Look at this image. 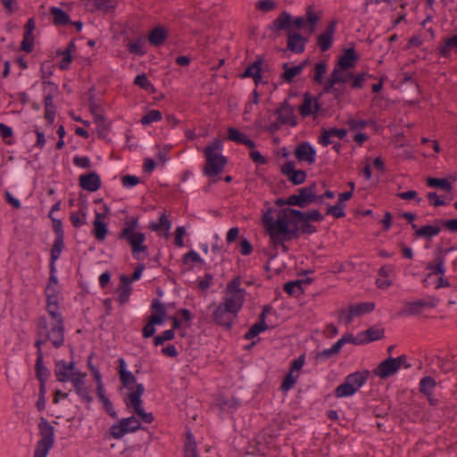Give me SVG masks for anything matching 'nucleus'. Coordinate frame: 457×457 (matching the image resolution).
<instances>
[{"label": "nucleus", "instance_id": "obj_46", "mask_svg": "<svg viewBox=\"0 0 457 457\" xmlns=\"http://www.w3.org/2000/svg\"><path fill=\"white\" fill-rule=\"evenodd\" d=\"M265 231L270 236V241L272 242V245H273L275 250H277V247L278 245H281L282 243L288 242V241L294 239L293 237H291V236L289 237V235H288L289 230L285 231L284 233L276 231L271 228L270 230H265Z\"/></svg>", "mask_w": 457, "mask_h": 457}, {"label": "nucleus", "instance_id": "obj_43", "mask_svg": "<svg viewBox=\"0 0 457 457\" xmlns=\"http://www.w3.org/2000/svg\"><path fill=\"white\" fill-rule=\"evenodd\" d=\"M182 457H200L197 452V445L194 435L190 432H187V437L183 447Z\"/></svg>", "mask_w": 457, "mask_h": 457}, {"label": "nucleus", "instance_id": "obj_2", "mask_svg": "<svg viewBox=\"0 0 457 457\" xmlns=\"http://www.w3.org/2000/svg\"><path fill=\"white\" fill-rule=\"evenodd\" d=\"M116 363L115 369L120 383L118 391L122 394L123 389L129 390L123 396L127 409L132 410V412L138 417L141 422L151 424L154 420V416L153 412H146L144 408L142 396L145 392V386L137 382L136 374L128 370L124 358H119Z\"/></svg>", "mask_w": 457, "mask_h": 457}, {"label": "nucleus", "instance_id": "obj_1", "mask_svg": "<svg viewBox=\"0 0 457 457\" xmlns=\"http://www.w3.org/2000/svg\"><path fill=\"white\" fill-rule=\"evenodd\" d=\"M242 278L235 276L226 286L225 296L223 302L216 304L212 302L208 309L214 308L212 315V322L224 328L226 331H231L234 326V320L237 317L243 308L246 290L241 287Z\"/></svg>", "mask_w": 457, "mask_h": 457}, {"label": "nucleus", "instance_id": "obj_10", "mask_svg": "<svg viewBox=\"0 0 457 457\" xmlns=\"http://www.w3.org/2000/svg\"><path fill=\"white\" fill-rule=\"evenodd\" d=\"M322 11L314 12V7L309 4L305 7V14L301 16H293L291 14L292 25L295 29L301 30H306L308 36L312 35L318 27V24L321 19Z\"/></svg>", "mask_w": 457, "mask_h": 457}, {"label": "nucleus", "instance_id": "obj_28", "mask_svg": "<svg viewBox=\"0 0 457 457\" xmlns=\"http://www.w3.org/2000/svg\"><path fill=\"white\" fill-rule=\"evenodd\" d=\"M61 254L50 253L49 258V278L45 287V290L50 291L52 289H60L61 286L59 278L56 275V265L55 262L59 260Z\"/></svg>", "mask_w": 457, "mask_h": 457}, {"label": "nucleus", "instance_id": "obj_30", "mask_svg": "<svg viewBox=\"0 0 457 457\" xmlns=\"http://www.w3.org/2000/svg\"><path fill=\"white\" fill-rule=\"evenodd\" d=\"M452 50L457 52V34L443 37L437 53L441 57L449 58Z\"/></svg>", "mask_w": 457, "mask_h": 457}, {"label": "nucleus", "instance_id": "obj_25", "mask_svg": "<svg viewBox=\"0 0 457 457\" xmlns=\"http://www.w3.org/2000/svg\"><path fill=\"white\" fill-rule=\"evenodd\" d=\"M169 37V29L162 24L154 25L149 29L146 35V40L154 47L162 46Z\"/></svg>", "mask_w": 457, "mask_h": 457}, {"label": "nucleus", "instance_id": "obj_11", "mask_svg": "<svg viewBox=\"0 0 457 457\" xmlns=\"http://www.w3.org/2000/svg\"><path fill=\"white\" fill-rule=\"evenodd\" d=\"M205 163L203 169L204 176L211 179L212 183H217L220 180V174L224 170L228 164V158L223 154L219 155H204Z\"/></svg>", "mask_w": 457, "mask_h": 457}, {"label": "nucleus", "instance_id": "obj_13", "mask_svg": "<svg viewBox=\"0 0 457 457\" xmlns=\"http://www.w3.org/2000/svg\"><path fill=\"white\" fill-rule=\"evenodd\" d=\"M70 353L71 360L69 362L64 360H57L54 362V375L56 377V380L61 383L69 382L76 372H81L76 368V362L74 361V346L70 345Z\"/></svg>", "mask_w": 457, "mask_h": 457}, {"label": "nucleus", "instance_id": "obj_38", "mask_svg": "<svg viewBox=\"0 0 457 457\" xmlns=\"http://www.w3.org/2000/svg\"><path fill=\"white\" fill-rule=\"evenodd\" d=\"M426 185L430 188L440 189L445 192H451L453 188L448 178L428 177L426 179Z\"/></svg>", "mask_w": 457, "mask_h": 457}, {"label": "nucleus", "instance_id": "obj_63", "mask_svg": "<svg viewBox=\"0 0 457 457\" xmlns=\"http://www.w3.org/2000/svg\"><path fill=\"white\" fill-rule=\"evenodd\" d=\"M245 134L235 127H228L227 129V140L241 145Z\"/></svg>", "mask_w": 457, "mask_h": 457}, {"label": "nucleus", "instance_id": "obj_52", "mask_svg": "<svg viewBox=\"0 0 457 457\" xmlns=\"http://www.w3.org/2000/svg\"><path fill=\"white\" fill-rule=\"evenodd\" d=\"M436 364L440 369V371L444 374L457 372L456 361H450L448 357L436 356Z\"/></svg>", "mask_w": 457, "mask_h": 457}, {"label": "nucleus", "instance_id": "obj_24", "mask_svg": "<svg viewBox=\"0 0 457 457\" xmlns=\"http://www.w3.org/2000/svg\"><path fill=\"white\" fill-rule=\"evenodd\" d=\"M294 154L300 162L313 164L316 161V149L308 141L300 142L295 148Z\"/></svg>", "mask_w": 457, "mask_h": 457}, {"label": "nucleus", "instance_id": "obj_37", "mask_svg": "<svg viewBox=\"0 0 457 457\" xmlns=\"http://www.w3.org/2000/svg\"><path fill=\"white\" fill-rule=\"evenodd\" d=\"M351 379H347L345 377L344 381L339 384L334 390L333 394L337 398H346L354 395L357 390L353 386L350 382Z\"/></svg>", "mask_w": 457, "mask_h": 457}, {"label": "nucleus", "instance_id": "obj_12", "mask_svg": "<svg viewBox=\"0 0 457 457\" xmlns=\"http://www.w3.org/2000/svg\"><path fill=\"white\" fill-rule=\"evenodd\" d=\"M42 84L46 87H49V91L45 94L43 104L45 106L44 118L48 125H52L54 122L56 115V105L54 103V99L60 94L59 86L50 80H44Z\"/></svg>", "mask_w": 457, "mask_h": 457}, {"label": "nucleus", "instance_id": "obj_16", "mask_svg": "<svg viewBox=\"0 0 457 457\" xmlns=\"http://www.w3.org/2000/svg\"><path fill=\"white\" fill-rule=\"evenodd\" d=\"M337 24L338 21L337 19L331 20L325 30L316 37V46L320 52L325 53L333 46Z\"/></svg>", "mask_w": 457, "mask_h": 457}, {"label": "nucleus", "instance_id": "obj_58", "mask_svg": "<svg viewBox=\"0 0 457 457\" xmlns=\"http://www.w3.org/2000/svg\"><path fill=\"white\" fill-rule=\"evenodd\" d=\"M175 331L171 328L164 330L159 335H154L153 337V345L157 347L162 345L167 341H171L175 338Z\"/></svg>", "mask_w": 457, "mask_h": 457}, {"label": "nucleus", "instance_id": "obj_9", "mask_svg": "<svg viewBox=\"0 0 457 457\" xmlns=\"http://www.w3.org/2000/svg\"><path fill=\"white\" fill-rule=\"evenodd\" d=\"M294 111L295 108L290 104L288 98L285 99L274 111V114L278 115L277 120L267 125L264 131L273 134L278 131L282 125H289L292 128L297 126L298 120Z\"/></svg>", "mask_w": 457, "mask_h": 457}, {"label": "nucleus", "instance_id": "obj_4", "mask_svg": "<svg viewBox=\"0 0 457 457\" xmlns=\"http://www.w3.org/2000/svg\"><path fill=\"white\" fill-rule=\"evenodd\" d=\"M44 295L46 296V311L52 320V345L55 348H60L63 345L65 339L64 319L60 311V289H52L50 291L44 290Z\"/></svg>", "mask_w": 457, "mask_h": 457}, {"label": "nucleus", "instance_id": "obj_47", "mask_svg": "<svg viewBox=\"0 0 457 457\" xmlns=\"http://www.w3.org/2000/svg\"><path fill=\"white\" fill-rule=\"evenodd\" d=\"M270 328L267 323H263L257 320L255 323H253L249 329L245 333L243 338L245 340H253L257 337L261 333L265 332Z\"/></svg>", "mask_w": 457, "mask_h": 457}, {"label": "nucleus", "instance_id": "obj_48", "mask_svg": "<svg viewBox=\"0 0 457 457\" xmlns=\"http://www.w3.org/2000/svg\"><path fill=\"white\" fill-rule=\"evenodd\" d=\"M55 53L57 56H62V60L58 63L59 69L62 71L69 70L74 60L73 53L66 47L63 50L58 48Z\"/></svg>", "mask_w": 457, "mask_h": 457}, {"label": "nucleus", "instance_id": "obj_42", "mask_svg": "<svg viewBox=\"0 0 457 457\" xmlns=\"http://www.w3.org/2000/svg\"><path fill=\"white\" fill-rule=\"evenodd\" d=\"M313 97L312 95L306 91L303 96V103L298 105V112L302 118H307L313 114Z\"/></svg>", "mask_w": 457, "mask_h": 457}, {"label": "nucleus", "instance_id": "obj_59", "mask_svg": "<svg viewBox=\"0 0 457 457\" xmlns=\"http://www.w3.org/2000/svg\"><path fill=\"white\" fill-rule=\"evenodd\" d=\"M162 119V113L159 110H150L146 114L143 115L140 119V123L143 126H149L153 122L160 121Z\"/></svg>", "mask_w": 457, "mask_h": 457}, {"label": "nucleus", "instance_id": "obj_44", "mask_svg": "<svg viewBox=\"0 0 457 457\" xmlns=\"http://www.w3.org/2000/svg\"><path fill=\"white\" fill-rule=\"evenodd\" d=\"M145 37L143 36L138 37L134 41H129V43L125 46L129 54L144 56L146 54L147 51L145 48Z\"/></svg>", "mask_w": 457, "mask_h": 457}, {"label": "nucleus", "instance_id": "obj_34", "mask_svg": "<svg viewBox=\"0 0 457 457\" xmlns=\"http://www.w3.org/2000/svg\"><path fill=\"white\" fill-rule=\"evenodd\" d=\"M49 12L54 26H67L71 23L70 14L60 7L52 6Z\"/></svg>", "mask_w": 457, "mask_h": 457}, {"label": "nucleus", "instance_id": "obj_3", "mask_svg": "<svg viewBox=\"0 0 457 457\" xmlns=\"http://www.w3.org/2000/svg\"><path fill=\"white\" fill-rule=\"evenodd\" d=\"M291 21V13L286 10L266 26L262 38H269L275 41L281 36V31L286 32L287 49L280 48L286 54L290 51L294 54H303L305 51L306 44L309 42V36H303L299 29H295Z\"/></svg>", "mask_w": 457, "mask_h": 457}, {"label": "nucleus", "instance_id": "obj_56", "mask_svg": "<svg viewBox=\"0 0 457 457\" xmlns=\"http://www.w3.org/2000/svg\"><path fill=\"white\" fill-rule=\"evenodd\" d=\"M436 379L430 376H425L420 380L419 390L424 395H429L430 392L436 387Z\"/></svg>", "mask_w": 457, "mask_h": 457}, {"label": "nucleus", "instance_id": "obj_8", "mask_svg": "<svg viewBox=\"0 0 457 457\" xmlns=\"http://www.w3.org/2000/svg\"><path fill=\"white\" fill-rule=\"evenodd\" d=\"M40 439L34 450L33 457H47L55 441V428L45 417H41L37 425Z\"/></svg>", "mask_w": 457, "mask_h": 457}, {"label": "nucleus", "instance_id": "obj_64", "mask_svg": "<svg viewBox=\"0 0 457 457\" xmlns=\"http://www.w3.org/2000/svg\"><path fill=\"white\" fill-rule=\"evenodd\" d=\"M0 136L6 145H13V141L12 140L13 137V129L12 127L0 122Z\"/></svg>", "mask_w": 457, "mask_h": 457}, {"label": "nucleus", "instance_id": "obj_15", "mask_svg": "<svg viewBox=\"0 0 457 457\" xmlns=\"http://www.w3.org/2000/svg\"><path fill=\"white\" fill-rule=\"evenodd\" d=\"M361 54L355 50V44L350 43L348 47L343 48L337 56L333 69L349 71L354 69L360 61Z\"/></svg>", "mask_w": 457, "mask_h": 457}, {"label": "nucleus", "instance_id": "obj_6", "mask_svg": "<svg viewBox=\"0 0 457 457\" xmlns=\"http://www.w3.org/2000/svg\"><path fill=\"white\" fill-rule=\"evenodd\" d=\"M324 215L318 209H308L303 211L297 209L295 227H291L289 237L298 239L301 235H312L318 231V228L312 222H321Z\"/></svg>", "mask_w": 457, "mask_h": 457}, {"label": "nucleus", "instance_id": "obj_61", "mask_svg": "<svg viewBox=\"0 0 457 457\" xmlns=\"http://www.w3.org/2000/svg\"><path fill=\"white\" fill-rule=\"evenodd\" d=\"M283 289L289 296L295 295L297 292L300 295L304 293L303 287H301L299 281L296 280H290L286 282L283 285Z\"/></svg>", "mask_w": 457, "mask_h": 457}, {"label": "nucleus", "instance_id": "obj_51", "mask_svg": "<svg viewBox=\"0 0 457 457\" xmlns=\"http://www.w3.org/2000/svg\"><path fill=\"white\" fill-rule=\"evenodd\" d=\"M421 312H422L420 309V307L418 306L417 301H414V302L405 301V302H403V307L398 312L397 315L400 317H403V316L409 317V316L420 315Z\"/></svg>", "mask_w": 457, "mask_h": 457}, {"label": "nucleus", "instance_id": "obj_21", "mask_svg": "<svg viewBox=\"0 0 457 457\" xmlns=\"http://www.w3.org/2000/svg\"><path fill=\"white\" fill-rule=\"evenodd\" d=\"M79 187L88 192H96L102 187V179L96 170H90L79 177Z\"/></svg>", "mask_w": 457, "mask_h": 457}, {"label": "nucleus", "instance_id": "obj_23", "mask_svg": "<svg viewBox=\"0 0 457 457\" xmlns=\"http://www.w3.org/2000/svg\"><path fill=\"white\" fill-rule=\"evenodd\" d=\"M398 371L399 370L395 363L394 357L388 356L378 364L372 370V373L375 377L386 380L395 375Z\"/></svg>", "mask_w": 457, "mask_h": 457}, {"label": "nucleus", "instance_id": "obj_17", "mask_svg": "<svg viewBox=\"0 0 457 457\" xmlns=\"http://www.w3.org/2000/svg\"><path fill=\"white\" fill-rule=\"evenodd\" d=\"M314 191H317V183L312 182L309 186L299 187L295 194H293L294 206L304 209L310 204L314 198Z\"/></svg>", "mask_w": 457, "mask_h": 457}, {"label": "nucleus", "instance_id": "obj_55", "mask_svg": "<svg viewBox=\"0 0 457 457\" xmlns=\"http://www.w3.org/2000/svg\"><path fill=\"white\" fill-rule=\"evenodd\" d=\"M341 352L337 343H334L330 348L324 349L315 355L316 361H325Z\"/></svg>", "mask_w": 457, "mask_h": 457}, {"label": "nucleus", "instance_id": "obj_14", "mask_svg": "<svg viewBox=\"0 0 457 457\" xmlns=\"http://www.w3.org/2000/svg\"><path fill=\"white\" fill-rule=\"evenodd\" d=\"M305 363V354L303 353L299 357L291 361L288 371L283 377L280 384V390L287 392L292 389L299 378V372L302 370Z\"/></svg>", "mask_w": 457, "mask_h": 457}, {"label": "nucleus", "instance_id": "obj_33", "mask_svg": "<svg viewBox=\"0 0 457 457\" xmlns=\"http://www.w3.org/2000/svg\"><path fill=\"white\" fill-rule=\"evenodd\" d=\"M361 339L360 341L362 345L383 339L385 337V328H377L370 327L368 329L360 332Z\"/></svg>", "mask_w": 457, "mask_h": 457}, {"label": "nucleus", "instance_id": "obj_31", "mask_svg": "<svg viewBox=\"0 0 457 457\" xmlns=\"http://www.w3.org/2000/svg\"><path fill=\"white\" fill-rule=\"evenodd\" d=\"M130 428L125 426L121 421L118 420L117 422L112 424L106 431L104 437L107 439L120 440L124 436L130 434Z\"/></svg>", "mask_w": 457, "mask_h": 457}, {"label": "nucleus", "instance_id": "obj_7", "mask_svg": "<svg viewBox=\"0 0 457 457\" xmlns=\"http://www.w3.org/2000/svg\"><path fill=\"white\" fill-rule=\"evenodd\" d=\"M151 314L145 318V324L142 328L143 338H151L156 332V326H162L167 321L169 314L167 305L159 298H154L150 304Z\"/></svg>", "mask_w": 457, "mask_h": 457}, {"label": "nucleus", "instance_id": "obj_41", "mask_svg": "<svg viewBox=\"0 0 457 457\" xmlns=\"http://www.w3.org/2000/svg\"><path fill=\"white\" fill-rule=\"evenodd\" d=\"M170 228L171 220L168 218L166 213H162L159 217L158 222L151 221L148 225V228L151 229L152 231H155L158 233L164 232L166 236L168 235V232L170 229Z\"/></svg>", "mask_w": 457, "mask_h": 457}, {"label": "nucleus", "instance_id": "obj_18", "mask_svg": "<svg viewBox=\"0 0 457 457\" xmlns=\"http://www.w3.org/2000/svg\"><path fill=\"white\" fill-rule=\"evenodd\" d=\"M442 221H444V219H435L432 224H426L421 227H418L417 224H412L414 237L416 238L431 240L444 229V226L441 225Z\"/></svg>", "mask_w": 457, "mask_h": 457}, {"label": "nucleus", "instance_id": "obj_29", "mask_svg": "<svg viewBox=\"0 0 457 457\" xmlns=\"http://www.w3.org/2000/svg\"><path fill=\"white\" fill-rule=\"evenodd\" d=\"M265 63V59L263 55H257L254 62L248 64L244 71L238 75V78L241 79L253 78L258 73H262L264 71L263 65Z\"/></svg>", "mask_w": 457, "mask_h": 457}, {"label": "nucleus", "instance_id": "obj_50", "mask_svg": "<svg viewBox=\"0 0 457 457\" xmlns=\"http://www.w3.org/2000/svg\"><path fill=\"white\" fill-rule=\"evenodd\" d=\"M98 401L102 403L104 411L113 420H118V413L105 392L96 394Z\"/></svg>", "mask_w": 457, "mask_h": 457}, {"label": "nucleus", "instance_id": "obj_54", "mask_svg": "<svg viewBox=\"0 0 457 457\" xmlns=\"http://www.w3.org/2000/svg\"><path fill=\"white\" fill-rule=\"evenodd\" d=\"M427 198L428 199L429 204L436 208L444 205H448L453 200V196H445V199H443V197L435 191L428 192L427 194Z\"/></svg>", "mask_w": 457, "mask_h": 457}, {"label": "nucleus", "instance_id": "obj_40", "mask_svg": "<svg viewBox=\"0 0 457 457\" xmlns=\"http://www.w3.org/2000/svg\"><path fill=\"white\" fill-rule=\"evenodd\" d=\"M426 270H430L427 277L433 275L443 276L445 273V258L443 256H435L433 262H429L426 265Z\"/></svg>", "mask_w": 457, "mask_h": 457}, {"label": "nucleus", "instance_id": "obj_36", "mask_svg": "<svg viewBox=\"0 0 457 457\" xmlns=\"http://www.w3.org/2000/svg\"><path fill=\"white\" fill-rule=\"evenodd\" d=\"M281 67L283 72L279 75L280 84L283 82L292 83L302 73L300 67L297 65L290 67L288 62H284Z\"/></svg>", "mask_w": 457, "mask_h": 457}, {"label": "nucleus", "instance_id": "obj_62", "mask_svg": "<svg viewBox=\"0 0 457 457\" xmlns=\"http://www.w3.org/2000/svg\"><path fill=\"white\" fill-rule=\"evenodd\" d=\"M35 38L33 34L23 33V38L21 42L19 50L25 53H31L34 50Z\"/></svg>", "mask_w": 457, "mask_h": 457}, {"label": "nucleus", "instance_id": "obj_27", "mask_svg": "<svg viewBox=\"0 0 457 457\" xmlns=\"http://www.w3.org/2000/svg\"><path fill=\"white\" fill-rule=\"evenodd\" d=\"M145 240L146 236L144 234L127 241L131 250V255L137 261L144 260L148 256L149 252L148 246L145 244Z\"/></svg>", "mask_w": 457, "mask_h": 457}, {"label": "nucleus", "instance_id": "obj_45", "mask_svg": "<svg viewBox=\"0 0 457 457\" xmlns=\"http://www.w3.org/2000/svg\"><path fill=\"white\" fill-rule=\"evenodd\" d=\"M343 78L337 75V71H331L327 80L324 79L323 88L321 92L319 94V97H321L324 94H332L336 91V85L339 84V81H342Z\"/></svg>", "mask_w": 457, "mask_h": 457}, {"label": "nucleus", "instance_id": "obj_22", "mask_svg": "<svg viewBox=\"0 0 457 457\" xmlns=\"http://www.w3.org/2000/svg\"><path fill=\"white\" fill-rule=\"evenodd\" d=\"M139 219L138 217H130L126 220L121 229L117 235V239L121 241H129L138 236L144 235L142 231H138Z\"/></svg>", "mask_w": 457, "mask_h": 457}, {"label": "nucleus", "instance_id": "obj_20", "mask_svg": "<svg viewBox=\"0 0 457 457\" xmlns=\"http://www.w3.org/2000/svg\"><path fill=\"white\" fill-rule=\"evenodd\" d=\"M280 172L286 176L289 182L294 186L302 185L307 179V173L304 170L295 169V162L287 161L280 167Z\"/></svg>", "mask_w": 457, "mask_h": 457}, {"label": "nucleus", "instance_id": "obj_26", "mask_svg": "<svg viewBox=\"0 0 457 457\" xmlns=\"http://www.w3.org/2000/svg\"><path fill=\"white\" fill-rule=\"evenodd\" d=\"M347 133L348 129L345 128L322 127L320 129V135L319 136L318 138V142L323 146H328L330 144H332V137H337L338 139L342 140L347 136Z\"/></svg>", "mask_w": 457, "mask_h": 457}, {"label": "nucleus", "instance_id": "obj_49", "mask_svg": "<svg viewBox=\"0 0 457 457\" xmlns=\"http://www.w3.org/2000/svg\"><path fill=\"white\" fill-rule=\"evenodd\" d=\"M91 233L98 242H104L109 233L108 223L106 221L93 223Z\"/></svg>", "mask_w": 457, "mask_h": 457}, {"label": "nucleus", "instance_id": "obj_53", "mask_svg": "<svg viewBox=\"0 0 457 457\" xmlns=\"http://www.w3.org/2000/svg\"><path fill=\"white\" fill-rule=\"evenodd\" d=\"M51 333L53 334L52 330L48 329L47 318L45 315L39 316L36 325L37 339H42L46 335L51 337Z\"/></svg>", "mask_w": 457, "mask_h": 457}, {"label": "nucleus", "instance_id": "obj_57", "mask_svg": "<svg viewBox=\"0 0 457 457\" xmlns=\"http://www.w3.org/2000/svg\"><path fill=\"white\" fill-rule=\"evenodd\" d=\"M357 317L370 313L375 310L376 303L374 302H363L357 304L350 305Z\"/></svg>", "mask_w": 457, "mask_h": 457}, {"label": "nucleus", "instance_id": "obj_35", "mask_svg": "<svg viewBox=\"0 0 457 457\" xmlns=\"http://www.w3.org/2000/svg\"><path fill=\"white\" fill-rule=\"evenodd\" d=\"M370 376V371L365 369L350 373L346 376V378L347 379H351L350 382L358 392L367 383Z\"/></svg>", "mask_w": 457, "mask_h": 457}, {"label": "nucleus", "instance_id": "obj_60", "mask_svg": "<svg viewBox=\"0 0 457 457\" xmlns=\"http://www.w3.org/2000/svg\"><path fill=\"white\" fill-rule=\"evenodd\" d=\"M218 405L221 410H237L240 406V402L236 397L227 398L221 395L218 399Z\"/></svg>", "mask_w": 457, "mask_h": 457}, {"label": "nucleus", "instance_id": "obj_5", "mask_svg": "<svg viewBox=\"0 0 457 457\" xmlns=\"http://www.w3.org/2000/svg\"><path fill=\"white\" fill-rule=\"evenodd\" d=\"M267 209L262 215V224L265 230L274 229L284 233L291 230L290 226L295 227L297 209L286 207L277 211V219H274L273 212L276 210L270 206L269 202L264 204Z\"/></svg>", "mask_w": 457, "mask_h": 457}, {"label": "nucleus", "instance_id": "obj_32", "mask_svg": "<svg viewBox=\"0 0 457 457\" xmlns=\"http://www.w3.org/2000/svg\"><path fill=\"white\" fill-rule=\"evenodd\" d=\"M35 373L39 387L46 388V382L51 376V370L44 364V359H36Z\"/></svg>", "mask_w": 457, "mask_h": 457}, {"label": "nucleus", "instance_id": "obj_39", "mask_svg": "<svg viewBox=\"0 0 457 457\" xmlns=\"http://www.w3.org/2000/svg\"><path fill=\"white\" fill-rule=\"evenodd\" d=\"M328 67V62L325 60H320L314 64L312 80L315 85H322L324 83V76L327 73Z\"/></svg>", "mask_w": 457, "mask_h": 457}, {"label": "nucleus", "instance_id": "obj_19", "mask_svg": "<svg viewBox=\"0 0 457 457\" xmlns=\"http://www.w3.org/2000/svg\"><path fill=\"white\" fill-rule=\"evenodd\" d=\"M48 217L52 220L53 231L55 236L54 243L50 248V253L62 254V251L65 249V234L62 228V221L60 219L51 216V213H48Z\"/></svg>", "mask_w": 457, "mask_h": 457}]
</instances>
